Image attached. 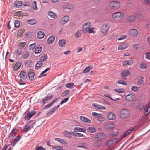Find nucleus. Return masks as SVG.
<instances>
[{"label": "nucleus", "instance_id": "nucleus-24", "mask_svg": "<svg viewBox=\"0 0 150 150\" xmlns=\"http://www.w3.org/2000/svg\"><path fill=\"white\" fill-rule=\"evenodd\" d=\"M22 5V3L20 1H16L14 4V7L15 8H19Z\"/></svg>", "mask_w": 150, "mask_h": 150}, {"label": "nucleus", "instance_id": "nucleus-54", "mask_svg": "<svg viewBox=\"0 0 150 150\" xmlns=\"http://www.w3.org/2000/svg\"><path fill=\"white\" fill-rule=\"evenodd\" d=\"M131 90L134 92H137L139 90V88L135 86H133L131 88Z\"/></svg>", "mask_w": 150, "mask_h": 150}, {"label": "nucleus", "instance_id": "nucleus-8", "mask_svg": "<svg viewBox=\"0 0 150 150\" xmlns=\"http://www.w3.org/2000/svg\"><path fill=\"white\" fill-rule=\"evenodd\" d=\"M115 126V124L112 122H109L105 124V127L107 129H113Z\"/></svg>", "mask_w": 150, "mask_h": 150}, {"label": "nucleus", "instance_id": "nucleus-51", "mask_svg": "<svg viewBox=\"0 0 150 150\" xmlns=\"http://www.w3.org/2000/svg\"><path fill=\"white\" fill-rule=\"evenodd\" d=\"M30 54V53L29 52L27 51L25 52L24 54L23 55V57L24 59H26L28 58Z\"/></svg>", "mask_w": 150, "mask_h": 150}, {"label": "nucleus", "instance_id": "nucleus-27", "mask_svg": "<svg viewBox=\"0 0 150 150\" xmlns=\"http://www.w3.org/2000/svg\"><path fill=\"white\" fill-rule=\"evenodd\" d=\"M48 14L51 18H56L57 17V16L56 13H54L51 11L48 12Z\"/></svg>", "mask_w": 150, "mask_h": 150}, {"label": "nucleus", "instance_id": "nucleus-35", "mask_svg": "<svg viewBox=\"0 0 150 150\" xmlns=\"http://www.w3.org/2000/svg\"><path fill=\"white\" fill-rule=\"evenodd\" d=\"M43 65V63L41 62L38 61L37 62L36 65L35 66V68L36 69H38L40 67H41Z\"/></svg>", "mask_w": 150, "mask_h": 150}, {"label": "nucleus", "instance_id": "nucleus-58", "mask_svg": "<svg viewBox=\"0 0 150 150\" xmlns=\"http://www.w3.org/2000/svg\"><path fill=\"white\" fill-rule=\"evenodd\" d=\"M36 44L35 43H34L30 45L29 46V48L30 50H33L36 47Z\"/></svg>", "mask_w": 150, "mask_h": 150}, {"label": "nucleus", "instance_id": "nucleus-48", "mask_svg": "<svg viewBox=\"0 0 150 150\" xmlns=\"http://www.w3.org/2000/svg\"><path fill=\"white\" fill-rule=\"evenodd\" d=\"M148 114H144V115L141 117V121H145L148 119Z\"/></svg>", "mask_w": 150, "mask_h": 150}, {"label": "nucleus", "instance_id": "nucleus-14", "mask_svg": "<svg viewBox=\"0 0 150 150\" xmlns=\"http://www.w3.org/2000/svg\"><path fill=\"white\" fill-rule=\"evenodd\" d=\"M17 132L18 130L16 128L13 129L8 135V138L9 139H12L14 137L16 136V134H17Z\"/></svg>", "mask_w": 150, "mask_h": 150}, {"label": "nucleus", "instance_id": "nucleus-47", "mask_svg": "<svg viewBox=\"0 0 150 150\" xmlns=\"http://www.w3.org/2000/svg\"><path fill=\"white\" fill-rule=\"evenodd\" d=\"M63 134L64 135L65 137H68L69 138H71V136L70 134V132H69L67 131H64Z\"/></svg>", "mask_w": 150, "mask_h": 150}, {"label": "nucleus", "instance_id": "nucleus-30", "mask_svg": "<svg viewBox=\"0 0 150 150\" xmlns=\"http://www.w3.org/2000/svg\"><path fill=\"white\" fill-rule=\"evenodd\" d=\"M33 126H32L25 125L23 128V132H27L28 131L30 130Z\"/></svg>", "mask_w": 150, "mask_h": 150}, {"label": "nucleus", "instance_id": "nucleus-61", "mask_svg": "<svg viewBox=\"0 0 150 150\" xmlns=\"http://www.w3.org/2000/svg\"><path fill=\"white\" fill-rule=\"evenodd\" d=\"M117 83L118 84L123 85H126L127 84L126 81L123 80H119L118 81Z\"/></svg>", "mask_w": 150, "mask_h": 150}, {"label": "nucleus", "instance_id": "nucleus-12", "mask_svg": "<svg viewBox=\"0 0 150 150\" xmlns=\"http://www.w3.org/2000/svg\"><path fill=\"white\" fill-rule=\"evenodd\" d=\"M129 46V44L127 42L123 43L119 45L118 47V50H124Z\"/></svg>", "mask_w": 150, "mask_h": 150}, {"label": "nucleus", "instance_id": "nucleus-44", "mask_svg": "<svg viewBox=\"0 0 150 150\" xmlns=\"http://www.w3.org/2000/svg\"><path fill=\"white\" fill-rule=\"evenodd\" d=\"M93 106H94L99 109H105L106 107L102 105H100L98 104H93Z\"/></svg>", "mask_w": 150, "mask_h": 150}, {"label": "nucleus", "instance_id": "nucleus-64", "mask_svg": "<svg viewBox=\"0 0 150 150\" xmlns=\"http://www.w3.org/2000/svg\"><path fill=\"white\" fill-rule=\"evenodd\" d=\"M97 140V143L96 146H99L102 143V142L101 140L96 139Z\"/></svg>", "mask_w": 150, "mask_h": 150}, {"label": "nucleus", "instance_id": "nucleus-38", "mask_svg": "<svg viewBox=\"0 0 150 150\" xmlns=\"http://www.w3.org/2000/svg\"><path fill=\"white\" fill-rule=\"evenodd\" d=\"M42 47H39L36 48L35 50V54H38L41 52L42 50Z\"/></svg>", "mask_w": 150, "mask_h": 150}, {"label": "nucleus", "instance_id": "nucleus-5", "mask_svg": "<svg viewBox=\"0 0 150 150\" xmlns=\"http://www.w3.org/2000/svg\"><path fill=\"white\" fill-rule=\"evenodd\" d=\"M124 14L123 13L120 12H116L113 13L112 15V17L114 19H122L123 18Z\"/></svg>", "mask_w": 150, "mask_h": 150}, {"label": "nucleus", "instance_id": "nucleus-40", "mask_svg": "<svg viewBox=\"0 0 150 150\" xmlns=\"http://www.w3.org/2000/svg\"><path fill=\"white\" fill-rule=\"evenodd\" d=\"M92 114L93 116L96 117L100 118L102 116L101 114H99L96 112H93Z\"/></svg>", "mask_w": 150, "mask_h": 150}, {"label": "nucleus", "instance_id": "nucleus-59", "mask_svg": "<svg viewBox=\"0 0 150 150\" xmlns=\"http://www.w3.org/2000/svg\"><path fill=\"white\" fill-rule=\"evenodd\" d=\"M74 85V83H69L67 84L65 86L68 88L71 89L73 88Z\"/></svg>", "mask_w": 150, "mask_h": 150}, {"label": "nucleus", "instance_id": "nucleus-41", "mask_svg": "<svg viewBox=\"0 0 150 150\" xmlns=\"http://www.w3.org/2000/svg\"><path fill=\"white\" fill-rule=\"evenodd\" d=\"M26 44V43L25 42H20L18 44V46L19 48L22 49L25 47Z\"/></svg>", "mask_w": 150, "mask_h": 150}, {"label": "nucleus", "instance_id": "nucleus-52", "mask_svg": "<svg viewBox=\"0 0 150 150\" xmlns=\"http://www.w3.org/2000/svg\"><path fill=\"white\" fill-rule=\"evenodd\" d=\"M117 36V34L115 33H112L110 37V39L112 40H114L116 38Z\"/></svg>", "mask_w": 150, "mask_h": 150}, {"label": "nucleus", "instance_id": "nucleus-39", "mask_svg": "<svg viewBox=\"0 0 150 150\" xmlns=\"http://www.w3.org/2000/svg\"><path fill=\"white\" fill-rule=\"evenodd\" d=\"M74 130H77V131L81 132H85L86 131V129H85L80 127H76L74 129Z\"/></svg>", "mask_w": 150, "mask_h": 150}, {"label": "nucleus", "instance_id": "nucleus-53", "mask_svg": "<svg viewBox=\"0 0 150 150\" xmlns=\"http://www.w3.org/2000/svg\"><path fill=\"white\" fill-rule=\"evenodd\" d=\"M118 134V132H114L113 131L110 132L109 133V134L110 136H115L117 135Z\"/></svg>", "mask_w": 150, "mask_h": 150}, {"label": "nucleus", "instance_id": "nucleus-55", "mask_svg": "<svg viewBox=\"0 0 150 150\" xmlns=\"http://www.w3.org/2000/svg\"><path fill=\"white\" fill-rule=\"evenodd\" d=\"M36 1H34L33 2V9L36 10L38 9V8L36 4Z\"/></svg>", "mask_w": 150, "mask_h": 150}, {"label": "nucleus", "instance_id": "nucleus-29", "mask_svg": "<svg viewBox=\"0 0 150 150\" xmlns=\"http://www.w3.org/2000/svg\"><path fill=\"white\" fill-rule=\"evenodd\" d=\"M55 40V37L52 36H50L47 40V43L48 44H51L53 43Z\"/></svg>", "mask_w": 150, "mask_h": 150}, {"label": "nucleus", "instance_id": "nucleus-13", "mask_svg": "<svg viewBox=\"0 0 150 150\" xmlns=\"http://www.w3.org/2000/svg\"><path fill=\"white\" fill-rule=\"evenodd\" d=\"M131 74V72L129 71L124 70L121 72L120 75L122 77H127L129 76H130Z\"/></svg>", "mask_w": 150, "mask_h": 150}, {"label": "nucleus", "instance_id": "nucleus-63", "mask_svg": "<svg viewBox=\"0 0 150 150\" xmlns=\"http://www.w3.org/2000/svg\"><path fill=\"white\" fill-rule=\"evenodd\" d=\"M133 47L134 50H136L139 48L140 45L139 44H134L133 45Z\"/></svg>", "mask_w": 150, "mask_h": 150}, {"label": "nucleus", "instance_id": "nucleus-46", "mask_svg": "<svg viewBox=\"0 0 150 150\" xmlns=\"http://www.w3.org/2000/svg\"><path fill=\"white\" fill-rule=\"evenodd\" d=\"M14 14L15 16H24V15H23V12L21 11L16 12L14 13Z\"/></svg>", "mask_w": 150, "mask_h": 150}, {"label": "nucleus", "instance_id": "nucleus-19", "mask_svg": "<svg viewBox=\"0 0 150 150\" xmlns=\"http://www.w3.org/2000/svg\"><path fill=\"white\" fill-rule=\"evenodd\" d=\"M53 97V96L52 94L49 96L47 95V97L45 98L42 100V101L43 104H45L47 102L52 98Z\"/></svg>", "mask_w": 150, "mask_h": 150}, {"label": "nucleus", "instance_id": "nucleus-25", "mask_svg": "<svg viewBox=\"0 0 150 150\" xmlns=\"http://www.w3.org/2000/svg\"><path fill=\"white\" fill-rule=\"evenodd\" d=\"M66 44V41L63 39L60 40L58 43L59 46L61 47H64Z\"/></svg>", "mask_w": 150, "mask_h": 150}, {"label": "nucleus", "instance_id": "nucleus-62", "mask_svg": "<svg viewBox=\"0 0 150 150\" xmlns=\"http://www.w3.org/2000/svg\"><path fill=\"white\" fill-rule=\"evenodd\" d=\"M71 5L69 4H68L66 5H65L63 6V8L64 9H71Z\"/></svg>", "mask_w": 150, "mask_h": 150}, {"label": "nucleus", "instance_id": "nucleus-15", "mask_svg": "<svg viewBox=\"0 0 150 150\" xmlns=\"http://www.w3.org/2000/svg\"><path fill=\"white\" fill-rule=\"evenodd\" d=\"M107 118L109 120H113L116 118V116L114 113L110 112L108 114Z\"/></svg>", "mask_w": 150, "mask_h": 150}, {"label": "nucleus", "instance_id": "nucleus-36", "mask_svg": "<svg viewBox=\"0 0 150 150\" xmlns=\"http://www.w3.org/2000/svg\"><path fill=\"white\" fill-rule=\"evenodd\" d=\"M92 68V66H89L87 67L83 71L84 73H87Z\"/></svg>", "mask_w": 150, "mask_h": 150}, {"label": "nucleus", "instance_id": "nucleus-26", "mask_svg": "<svg viewBox=\"0 0 150 150\" xmlns=\"http://www.w3.org/2000/svg\"><path fill=\"white\" fill-rule=\"evenodd\" d=\"M21 138V136H18L17 137L15 138L12 142L11 144L12 146H14V145Z\"/></svg>", "mask_w": 150, "mask_h": 150}, {"label": "nucleus", "instance_id": "nucleus-37", "mask_svg": "<svg viewBox=\"0 0 150 150\" xmlns=\"http://www.w3.org/2000/svg\"><path fill=\"white\" fill-rule=\"evenodd\" d=\"M87 131L91 133H94L96 131V129L94 127H90L87 129Z\"/></svg>", "mask_w": 150, "mask_h": 150}, {"label": "nucleus", "instance_id": "nucleus-1", "mask_svg": "<svg viewBox=\"0 0 150 150\" xmlns=\"http://www.w3.org/2000/svg\"><path fill=\"white\" fill-rule=\"evenodd\" d=\"M110 27L109 23H104L102 26L101 28L102 36L105 37L108 34V32Z\"/></svg>", "mask_w": 150, "mask_h": 150}, {"label": "nucleus", "instance_id": "nucleus-56", "mask_svg": "<svg viewBox=\"0 0 150 150\" xmlns=\"http://www.w3.org/2000/svg\"><path fill=\"white\" fill-rule=\"evenodd\" d=\"M127 37V35H121L120 36L119 38H118L117 40H123L126 38Z\"/></svg>", "mask_w": 150, "mask_h": 150}, {"label": "nucleus", "instance_id": "nucleus-4", "mask_svg": "<svg viewBox=\"0 0 150 150\" xmlns=\"http://www.w3.org/2000/svg\"><path fill=\"white\" fill-rule=\"evenodd\" d=\"M35 113L36 112L34 110H32L30 112L27 110L23 115V118L25 120H29Z\"/></svg>", "mask_w": 150, "mask_h": 150}, {"label": "nucleus", "instance_id": "nucleus-43", "mask_svg": "<svg viewBox=\"0 0 150 150\" xmlns=\"http://www.w3.org/2000/svg\"><path fill=\"white\" fill-rule=\"evenodd\" d=\"M52 149H54L56 150H64L62 147L57 146H52Z\"/></svg>", "mask_w": 150, "mask_h": 150}, {"label": "nucleus", "instance_id": "nucleus-60", "mask_svg": "<svg viewBox=\"0 0 150 150\" xmlns=\"http://www.w3.org/2000/svg\"><path fill=\"white\" fill-rule=\"evenodd\" d=\"M142 1L144 4L150 6V0H142Z\"/></svg>", "mask_w": 150, "mask_h": 150}, {"label": "nucleus", "instance_id": "nucleus-18", "mask_svg": "<svg viewBox=\"0 0 150 150\" xmlns=\"http://www.w3.org/2000/svg\"><path fill=\"white\" fill-rule=\"evenodd\" d=\"M134 62V61L132 60H128L125 61L123 62L122 64L124 66H126L127 65H131Z\"/></svg>", "mask_w": 150, "mask_h": 150}, {"label": "nucleus", "instance_id": "nucleus-17", "mask_svg": "<svg viewBox=\"0 0 150 150\" xmlns=\"http://www.w3.org/2000/svg\"><path fill=\"white\" fill-rule=\"evenodd\" d=\"M136 19V16L134 15H129L127 16V20L129 22H132L134 21Z\"/></svg>", "mask_w": 150, "mask_h": 150}, {"label": "nucleus", "instance_id": "nucleus-22", "mask_svg": "<svg viewBox=\"0 0 150 150\" xmlns=\"http://www.w3.org/2000/svg\"><path fill=\"white\" fill-rule=\"evenodd\" d=\"M44 32L42 31H39L37 33V37L40 39L44 37Z\"/></svg>", "mask_w": 150, "mask_h": 150}, {"label": "nucleus", "instance_id": "nucleus-45", "mask_svg": "<svg viewBox=\"0 0 150 150\" xmlns=\"http://www.w3.org/2000/svg\"><path fill=\"white\" fill-rule=\"evenodd\" d=\"M134 129V128L133 127H132L129 130H127L126 132L124 134L123 137H125L127 135H128L130 134L131 133V131L133 130Z\"/></svg>", "mask_w": 150, "mask_h": 150}, {"label": "nucleus", "instance_id": "nucleus-57", "mask_svg": "<svg viewBox=\"0 0 150 150\" xmlns=\"http://www.w3.org/2000/svg\"><path fill=\"white\" fill-rule=\"evenodd\" d=\"M150 106L149 105H146L144 108V112L145 113H147L149 111V110L150 109Z\"/></svg>", "mask_w": 150, "mask_h": 150}, {"label": "nucleus", "instance_id": "nucleus-2", "mask_svg": "<svg viewBox=\"0 0 150 150\" xmlns=\"http://www.w3.org/2000/svg\"><path fill=\"white\" fill-rule=\"evenodd\" d=\"M130 112L127 109H122L120 113V117L122 119H125L129 117Z\"/></svg>", "mask_w": 150, "mask_h": 150}, {"label": "nucleus", "instance_id": "nucleus-32", "mask_svg": "<svg viewBox=\"0 0 150 150\" xmlns=\"http://www.w3.org/2000/svg\"><path fill=\"white\" fill-rule=\"evenodd\" d=\"M28 76L30 79L31 80H33L34 79L35 74L33 72L29 71L28 72Z\"/></svg>", "mask_w": 150, "mask_h": 150}, {"label": "nucleus", "instance_id": "nucleus-23", "mask_svg": "<svg viewBox=\"0 0 150 150\" xmlns=\"http://www.w3.org/2000/svg\"><path fill=\"white\" fill-rule=\"evenodd\" d=\"M47 58V56L46 54L42 55L39 59V61L41 62L42 63L43 62L46 60Z\"/></svg>", "mask_w": 150, "mask_h": 150}, {"label": "nucleus", "instance_id": "nucleus-9", "mask_svg": "<svg viewBox=\"0 0 150 150\" xmlns=\"http://www.w3.org/2000/svg\"><path fill=\"white\" fill-rule=\"evenodd\" d=\"M91 25V23L90 22H87L85 23L82 27L83 32L84 33H86L87 31L90 28Z\"/></svg>", "mask_w": 150, "mask_h": 150}, {"label": "nucleus", "instance_id": "nucleus-7", "mask_svg": "<svg viewBox=\"0 0 150 150\" xmlns=\"http://www.w3.org/2000/svg\"><path fill=\"white\" fill-rule=\"evenodd\" d=\"M69 20V17L68 16H65L61 19L59 23L61 25H64L67 23Z\"/></svg>", "mask_w": 150, "mask_h": 150}, {"label": "nucleus", "instance_id": "nucleus-20", "mask_svg": "<svg viewBox=\"0 0 150 150\" xmlns=\"http://www.w3.org/2000/svg\"><path fill=\"white\" fill-rule=\"evenodd\" d=\"M80 120L83 122L89 123L91 122V121L89 119H88L85 117L83 116H81L80 117Z\"/></svg>", "mask_w": 150, "mask_h": 150}, {"label": "nucleus", "instance_id": "nucleus-28", "mask_svg": "<svg viewBox=\"0 0 150 150\" xmlns=\"http://www.w3.org/2000/svg\"><path fill=\"white\" fill-rule=\"evenodd\" d=\"M20 77L23 79H26L27 78V75L26 72L21 71L19 74Z\"/></svg>", "mask_w": 150, "mask_h": 150}, {"label": "nucleus", "instance_id": "nucleus-49", "mask_svg": "<svg viewBox=\"0 0 150 150\" xmlns=\"http://www.w3.org/2000/svg\"><path fill=\"white\" fill-rule=\"evenodd\" d=\"M114 91L116 92L120 93H123L125 92L124 89L122 88L115 89Z\"/></svg>", "mask_w": 150, "mask_h": 150}, {"label": "nucleus", "instance_id": "nucleus-6", "mask_svg": "<svg viewBox=\"0 0 150 150\" xmlns=\"http://www.w3.org/2000/svg\"><path fill=\"white\" fill-rule=\"evenodd\" d=\"M118 140L117 139L111 138L108 140L106 143V145L108 146H111L117 143Z\"/></svg>", "mask_w": 150, "mask_h": 150}, {"label": "nucleus", "instance_id": "nucleus-16", "mask_svg": "<svg viewBox=\"0 0 150 150\" xmlns=\"http://www.w3.org/2000/svg\"><path fill=\"white\" fill-rule=\"evenodd\" d=\"M135 98L134 95L132 94H129L125 96V98L127 100L132 101Z\"/></svg>", "mask_w": 150, "mask_h": 150}, {"label": "nucleus", "instance_id": "nucleus-33", "mask_svg": "<svg viewBox=\"0 0 150 150\" xmlns=\"http://www.w3.org/2000/svg\"><path fill=\"white\" fill-rule=\"evenodd\" d=\"M27 22L29 24L33 25L35 24L37 21L35 19H32L27 20Z\"/></svg>", "mask_w": 150, "mask_h": 150}, {"label": "nucleus", "instance_id": "nucleus-34", "mask_svg": "<svg viewBox=\"0 0 150 150\" xmlns=\"http://www.w3.org/2000/svg\"><path fill=\"white\" fill-rule=\"evenodd\" d=\"M139 67L140 69H145L147 68L146 64L144 62H142L139 65Z\"/></svg>", "mask_w": 150, "mask_h": 150}, {"label": "nucleus", "instance_id": "nucleus-31", "mask_svg": "<svg viewBox=\"0 0 150 150\" xmlns=\"http://www.w3.org/2000/svg\"><path fill=\"white\" fill-rule=\"evenodd\" d=\"M21 62H17L13 67V69L15 70H18L21 67Z\"/></svg>", "mask_w": 150, "mask_h": 150}, {"label": "nucleus", "instance_id": "nucleus-42", "mask_svg": "<svg viewBox=\"0 0 150 150\" xmlns=\"http://www.w3.org/2000/svg\"><path fill=\"white\" fill-rule=\"evenodd\" d=\"M81 30H79L77 32L75 33L74 35L76 37L79 38L81 36Z\"/></svg>", "mask_w": 150, "mask_h": 150}, {"label": "nucleus", "instance_id": "nucleus-50", "mask_svg": "<svg viewBox=\"0 0 150 150\" xmlns=\"http://www.w3.org/2000/svg\"><path fill=\"white\" fill-rule=\"evenodd\" d=\"M24 32V31L23 30H19L17 32V35L18 36H20L23 34Z\"/></svg>", "mask_w": 150, "mask_h": 150}, {"label": "nucleus", "instance_id": "nucleus-21", "mask_svg": "<svg viewBox=\"0 0 150 150\" xmlns=\"http://www.w3.org/2000/svg\"><path fill=\"white\" fill-rule=\"evenodd\" d=\"M96 28L95 27H92L88 29L86 31V33H87L89 34H95L96 33Z\"/></svg>", "mask_w": 150, "mask_h": 150}, {"label": "nucleus", "instance_id": "nucleus-11", "mask_svg": "<svg viewBox=\"0 0 150 150\" xmlns=\"http://www.w3.org/2000/svg\"><path fill=\"white\" fill-rule=\"evenodd\" d=\"M106 137V135L102 133H98L97 134L95 137L96 139L103 140Z\"/></svg>", "mask_w": 150, "mask_h": 150}, {"label": "nucleus", "instance_id": "nucleus-3", "mask_svg": "<svg viewBox=\"0 0 150 150\" xmlns=\"http://www.w3.org/2000/svg\"><path fill=\"white\" fill-rule=\"evenodd\" d=\"M108 6L112 9L117 10L120 8V3L117 1H113L109 2Z\"/></svg>", "mask_w": 150, "mask_h": 150}, {"label": "nucleus", "instance_id": "nucleus-10", "mask_svg": "<svg viewBox=\"0 0 150 150\" xmlns=\"http://www.w3.org/2000/svg\"><path fill=\"white\" fill-rule=\"evenodd\" d=\"M129 34L131 36L135 37L137 36L138 35V32L137 29L132 28L129 30Z\"/></svg>", "mask_w": 150, "mask_h": 150}]
</instances>
